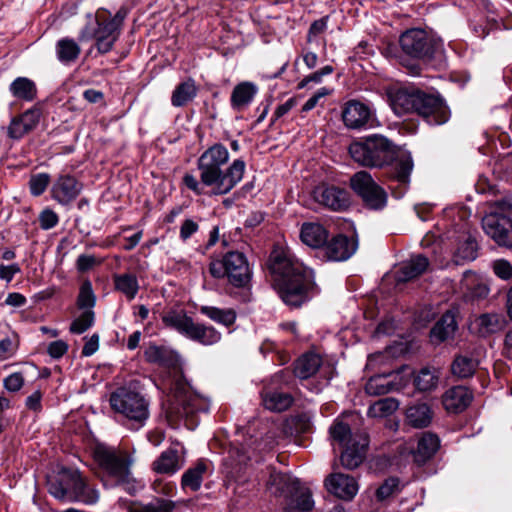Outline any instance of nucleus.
I'll return each instance as SVG.
<instances>
[{"label":"nucleus","instance_id":"23","mask_svg":"<svg viewBox=\"0 0 512 512\" xmlns=\"http://www.w3.org/2000/svg\"><path fill=\"white\" fill-rule=\"evenodd\" d=\"M429 260L423 255H416L404 262L396 272V280L398 282H406L412 280L428 268Z\"/></svg>","mask_w":512,"mask_h":512},{"label":"nucleus","instance_id":"54","mask_svg":"<svg viewBox=\"0 0 512 512\" xmlns=\"http://www.w3.org/2000/svg\"><path fill=\"white\" fill-rule=\"evenodd\" d=\"M59 217L51 209L43 210L39 215V223L42 229L48 230L58 224Z\"/></svg>","mask_w":512,"mask_h":512},{"label":"nucleus","instance_id":"50","mask_svg":"<svg viewBox=\"0 0 512 512\" xmlns=\"http://www.w3.org/2000/svg\"><path fill=\"white\" fill-rule=\"evenodd\" d=\"M50 183V176L47 173H38L30 177L29 189L33 196L42 195Z\"/></svg>","mask_w":512,"mask_h":512},{"label":"nucleus","instance_id":"35","mask_svg":"<svg viewBox=\"0 0 512 512\" xmlns=\"http://www.w3.org/2000/svg\"><path fill=\"white\" fill-rule=\"evenodd\" d=\"M262 399L264 407L275 412L284 411L292 404V397L288 393L278 391L264 392Z\"/></svg>","mask_w":512,"mask_h":512},{"label":"nucleus","instance_id":"31","mask_svg":"<svg viewBox=\"0 0 512 512\" xmlns=\"http://www.w3.org/2000/svg\"><path fill=\"white\" fill-rule=\"evenodd\" d=\"M197 95V86L191 78L180 83L174 89L171 96V104L174 107H182L193 100Z\"/></svg>","mask_w":512,"mask_h":512},{"label":"nucleus","instance_id":"8","mask_svg":"<svg viewBox=\"0 0 512 512\" xmlns=\"http://www.w3.org/2000/svg\"><path fill=\"white\" fill-rule=\"evenodd\" d=\"M209 271L215 278L227 277L236 286H244L250 278V270L245 255L238 251L228 252L222 259L210 263Z\"/></svg>","mask_w":512,"mask_h":512},{"label":"nucleus","instance_id":"6","mask_svg":"<svg viewBox=\"0 0 512 512\" xmlns=\"http://www.w3.org/2000/svg\"><path fill=\"white\" fill-rule=\"evenodd\" d=\"M349 153L357 163L368 167H382L395 157V146L384 136L373 135L349 146Z\"/></svg>","mask_w":512,"mask_h":512},{"label":"nucleus","instance_id":"4","mask_svg":"<svg viewBox=\"0 0 512 512\" xmlns=\"http://www.w3.org/2000/svg\"><path fill=\"white\" fill-rule=\"evenodd\" d=\"M329 432L333 444H338L343 448L340 456L342 466L350 470L357 468L366 455L369 444L367 434L364 432L352 433L348 424L341 420H336Z\"/></svg>","mask_w":512,"mask_h":512},{"label":"nucleus","instance_id":"9","mask_svg":"<svg viewBox=\"0 0 512 512\" xmlns=\"http://www.w3.org/2000/svg\"><path fill=\"white\" fill-rule=\"evenodd\" d=\"M209 400L184 382H177L173 388V396L168 408L170 415L177 417L193 416L197 412H207Z\"/></svg>","mask_w":512,"mask_h":512},{"label":"nucleus","instance_id":"22","mask_svg":"<svg viewBox=\"0 0 512 512\" xmlns=\"http://www.w3.org/2000/svg\"><path fill=\"white\" fill-rule=\"evenodd\" d=\"M149 417V404L138 392H130V430L142 428Z\"/></svg>","mask_w":512,"mask_h":512},{"label":"nucleus","instance_id":"44","mask_svg":"<svg viewBox=\"0 0 512 512\" xmlns=\"http://www.w3.org/2000/svg\"><path fill=\"white\" fill-rule=\"evenodd\" d=\"M399 403L395 398L387 397L374 402L368 409V415L373 418H383L398 409Z\"/></svg>","mask_w":512,"mask_h":512},{"label":"nucleus","instance_id":"27","mask_svg":"<svg viewBox=\"0 0 512 512\" xmlns=\"http://www.w3.org/2000/svg\"><path fill=\"white\" fill-rule=\"evenodd\" d=\"M440 441L438 437L431 433L423 434L417 444L416 450L413 451L414 461L423 464L429 460L438 450Z\"/></svg>","mask_w":512,"mask_h":512},{"label":"nucleus","instance_id":"21","mask_svg":"<svg viewBox=\"0 0 512 512\" xmlns=\"http://www.w3.org/2000/svg\"><path fill=\"white\" fill-rule=\"evenodd\" d=\"M41 116L38 108H31L24 112L21 116L12 119L8 127V135L12 139H20L26 133L36 127Z\"/></svg>","mask_w":512,"mask_h":512},{"label":"nucleus","instance_id":"53","mask_svg":"<svg viewBox=\"0 0 512 512\" xmlns=\"http://www.w3.org/2000/svg\"><path fill=\"white\" fill-rule=\"evenodd\" d=\"M24 385V377L20 372H15L3 380V386L10 392L19 391Z\"/></svg>","mask_w":512,"mask_h":512},{"label":"nucleus","instance_id":"15","mask_svg":"<svg viewBox=\"0 0 512 512\" xmlns=\"http://www.w3.org/2000/svg\"><path fill=\"white\" fill-rule=\"evenodd\" d=\"M82 184L68 174L59 175L51 187V197L61 205L74 201L82 191Z\"/></svg>","mask_w":512,"mask_h":512},{"label":"nucleus","instance_id":"17","mask_svg":"<svg viewBox=\"0 0 512 512\" xmlns=\"http://www.w3.org/2000/svg\"><path fill=\"white\" fill-rule=\"evenodd\" d=\"M313 195L318 203L335 211L344 210L350 204L349 193L335 186H318Z\"/></svg>","mask_w":512,"mask_h":512},{"label":"nucleus","instance_id":"51","mask_svg":"<svg viewBox=\"0 0 512 512\" xmlns=\"http://www.w3.org/2000/svg\"><path fill=\"white\" fill-rule=\"evenodd\" d=\"M173 505L167 500H158L156 504L139 507L130 503V512H170Z\"/></svg>","mask_w":512,"mask_h":512},{"label":"nucleus","instance_id":"10","mask_svg":"<svg viewBox=\"0 0 512 512\" xmlns=\"http://www.w3.org/2000/svg\"><path fill=\"white\" fill-rule=\"evenodd\" d=\"M399 43L402 51L412 58L431 57L441 47L439 38L420 28H412L401 34Z\"/></svg>","mask_w":512,"mask_h":512},{"label":"nucleus","instance_id":"63","mask_svg":"<svg viewBox=\"0 0 512 512\" xmlns=\"http://www.w3.org/2000/svg\"><path fill=\"white\" fill-rule=\"evenodd\" d=\"M97 264V259L93 255L82 254L77 258L76 267L78 271L85 272Z\"/></svg>","mask_w":512,"mask_h":512},{"label":"nucleus","instance_id":"5","mask_svg":"<svg viewBox=\"0 0 512 512\" xmlns=\"http://www.w3.org/2000/svg\"><path fill=\"white\" fill-rule=\"evenodd\" d=\"M93 458L102 471L104 484L127 489L128 459L125 452L104 444H96Z\"/></svg>","mask_w":512,"mask_h":512},{"label":"nucleus","instance_id":"55","mask_svg":"<svg viewBox=\"0 0 512 512\" xmlns=\"http://www.w3.org/2000/svg\"><path fill=\"white\" fill-rule=\"evenodd\" d=\"M183 182L186 187L193 191L196 195H202L204 193L205 187H208L203 181H200L192 174H185L183 177Z\"/></svg>","mask_w":512,"mask_h":512},{"label":"nucleus","instance_id":"26","mask_svg":"<svg viewBox=\"0 0 512 512\" xmlns=\"http://www.w3.org/2000/svg\"><path fill=\"white\" fill-rule=\"evenodd\" d=\"M328 233L319 223H304L300 230L301 241L309 247L319 248L327 242Z\"/></svg>","mask_w":512,"mask_h":512},{"label":"nucleus","instance_id":"29","mask_svg":"<svg viewBox=\"0 0 512 512\" xmlns=\"http://www.w3.org/2000/svg\"><path fill=\"white\" fill-rule=\"evenodd\" d=\"M321 364L322 359L318 354L307 353L296 361L294 373L300 379H307L319 370Z\"/></svg>","mask_w":512,"mask_h":512},{"label":"nucleus","instance_id":"57","mask_svg":"<svg viewBox=\"0 0 512 512\" xmlns=\"http://www.w3.org/2000/svg\"><path fill=\"white\" fill-rule=\"evenodd\" d=\"M68 350V344L63 340H56L48 345L47 352L54 358H61Z\"/></svg>","mask_w":512,"mask_h":512},{"label":"nucleus","instance_id":"11","mask_svg":"<svg viewBox=\"0 0 512 512\" xmlns=\"http://www.w3.org/2000/svg\"><path fill=\"white\" fill-rule=\"evenodd\" d=\"M350 185L368 208L380 210L386 206L387 193L368 172L355 173L350 179Z\"/></svg>","mask_w":512,"mask_h":512},{"label":"nucleus","instance_id":"39","mask_svg":"<svg viewBox=\"0 0 512 512\" xmlns=\"http://www.w3.org/2000/svg\"><path fill=\"white\" fill-rule=\"evenodd\" d=\"M477 366L478 361L472 356L459 355L454 359L451 370L458 378H468L474 374Z\"/></svg>","mask_w":512,"mask_h":512},{"label":"nucleus","instance_id":"62","mask_svg":"<svg viewBox=\"0 0 512 512\" xmlns=\"http://www.w3.org/2000/svg\"><path fill=\"white\" fill-rule=\"evenodd\" d=\"M199 229V225L193 219H186L180 227V238L184 241L189 239Z\"/></svg>","mask_w":512,"mask_h":512},{"label":"nucleus","instance_id":"64","mask_svg":"<svg viewBox=\"0 0 512 512\" xmlns=\"http://www.w3.org/2000/svg\"><path fill=\"white\" fill-rule=\"evenodd\" d=\"M16 345L9 338L0 340V360H5L14 355L16 351Z\"/></svg>","mask_w":512,"mask_h":512},{"label":"nucleus","instance_id":"52","mask_svg":"<svg viewBox=\"0 0 512 512\" xmlns=\"http://www.w3.org/2000/svg\"><path fill=\"white\" fill-rule=\"evenodd\" d=\"M494 273L503 280L512 279V264L505 259H498L493 262Z\"/></svg>","mask_w":512,"mask_h":512},{"label":"nucleus","instance_id":"28","mask_svg":"<svg viewBox=\"0 0 512 512\" xmlns=\"http://www.w3.org/2000/svg\"><path fill=\"white\" fill-rule=\"evenodd\" d=\"M457 329L455 315L451 311H447L442 315L430 332L433 342H443L452 337Z\"/></svg>","mask_w":512,"mask_h":512},{"label":"nucleus","instance_id":"48","mask_svg":"<svg viewBox=\"0 0 512 512\" xmlns=\"http://www.w3.org/2000/svg\"><path fill=\"white\" fill-rule=\"evenodd\" d=\"M94 323V312L85 310L70 325V332L82 334L88 330Z\"/></svg>","mask_w":512,"mask_h":512},{"label":"nucleus","instance_id":"61","mask_svg":"<svg viewBox=\"0 0 512 512\" xmlns=\"http://www.w3.org/2000/svg\"><path fill=\"white\" fill-rule=\"evenodd\" d=\"M20 272L21 268L17 263L10 265L0 264V279L7 283L11 282L13 277Z\"/></svg>","mask_w":512,"mask_h":512},{"label":"nucleus","instance_id":"43","mask_svg":"<svg viewBox=\"0 0 512 512\" xmlns=\"http://www.w3.org/2000/svg\"><path fill=\"white\" fill-rule=\"evenodd\" d=\"M388 374H380L372 376L365 385V391L371 396H380L392 392Z\"/></svg>","mask_w":512,"mask_h":512},{"label":"nucleus","instance_id":"25","mask_svg":"<svg viewBox=\"0 0 512 512\" xmlns=\"http://www.w3.org/2000/svg\"><path fill=\"white\" fill-rule=\"evenodd\" d=\"M505 324L504 318L496 313H485L471 322V329L480 335H488L500 331Z\"/></svg>","mask_w":512,"mask_h":512},{"label":"nucleus","instance_id":"41","mask_svg":"<svg viewBox=\"0 0 512 512\" xmlns=\"http://www.w3.org/2000/svg\"><path fill=\"white\" fill-rule=\"evenodd\" d=\"M412 169L413 161L411 155L406 152L400 153L394 164V178L400 184L407 185Z\"/></svg>","mask_w":512,"mask_h":512},{"label":"nucleus","instance_id":"13","mask_svg":"<svg viewBox=\"0 0 512 512\" xmlns=\"http://www.w3.org/2000/svg\"><path fill=\"white\" fill-rule=\"evenodd\" d=\"M485 233L498 245L512 247V220L489 213L482 220Z\"/></svg>","mask_w":512,"mask_h":512},{"label":"nucleus","instance_id":"47","mask_svg":"<svg viewBox=\"0 0 512 512\" xmlns=\"http://www.w3.org/2000/svg\"><path fill=\"white\" fill-rule=\"evenodd\" d=\"M96 302V297L90 281L82 283L77 299V305L80 309L92 310Z\"/></svg>","mask_w":512,"mask_h":512},{"label":"nucleus","instance_id":"56","mask_svg":"<svg viewBox=\"0 0 512 512\" xmlns=\"http://www.w3.org/2000/svg\"><path fill=\"white\" fill-rule=\"evenodd\" d=\"M330 93H331L330 89H328L326 87L320 88L313 96H311L305 102V104L302 107V111L308 112V111L314 109L317 106V104L319 103L320 99L324 98L325 96L329 95Z\"/></svg>","mask_w":512,"mask_h":512},{"label":"nucleus","instance_id":"1","mask_svg":"<svg viewBox=\"0 0 512 512\" xmlns=\"http://www.w3.org/2000/svg\"><path fill=\"white\" fill-rule=\"evenodd\" d=\"M269 268L274 278V286L287 305L298 307L307 300L311 270L284 251H274L271 254Z\"/></svg>","mask_w":512,"mask_h":512},{"label":"nucleus","instance_id":"33","mask_svg":"<svg viewBox=\"0 0 512 512\" xmlns=\"http://www.w3.org/2000/svg\"><path fill=\"white\" fill-rule=\"evenodd\" d=\"M408 423L415 428L428 426L432 420V411L427 404H417L407 409Z\"/></svg>","mask_w":512,"mask_h":512},{"label":"nucleus","instance_id":"49","mask_svg":"<svg viewBox=\"0 0 512 512\" xmlns=\"http://www.w3.org/2000/svg\"><path fill=\"white\" fill-rule=\"evenodd\" d=\"M110 404L115 412L126 414L128 411V389L120 387L110 396Z\"/></svg>","mask_w":512,"mask_h":512},{"label":"nucleus","instance_id":"59","mask_svg":"<svg viewBox=\"0 0 512 512\" xmlns=\"http://www.w3.org/2000/svg\"><path fill=\"white\" fill-rule=\"evenodd\" d=\"M398 480L390 478L377 489V497L381 500L388 498L397 489Z\"/></svg>","mask_w":512,"mask_h":512},{"label":"nucleus","instance_id":"40","mask_svg":"<svg viewBox=\"0 0 512 512\" xmlns=\"http://www.w3.org/2000/svg\"><path fill=\"white\" fill-rule=\"evenodd\" d=\"M72 491L75 495H71V501H82L88 504L95 503L98 499V495L91 491L86 493V484L78 472L72 473Z\"/></svg>","mask_w":512,"mask_h":512},{"label":"nucleus","instance_id":"38","mask_svg":"<svg viewBox=\"0 0 512 512\" xmlns=\"http://www.w3.org/2000/svg\"><path fill=\"white\" fill-rule=\"evenodd\" d=\"M207 470V464L203 461H199L194 467L189 468L182 475V487L184 489H190L191 491H197L202 484L203 475Z\"/></svg>","mask_w":512,"mask_h":512},{"label":"nucleus","instance_id":"19","mask_svg":"<svg viewBox=\"0 0 512 512\" xmlns=\"http://www.w3.org/2000/svg\"><path fill=\"white\" fill-rule=\"evenodd\" d=\"M473 399L472 393L464 386L448 389L442 396L444 408L450 413H460L465 410Z\"/></svg>","mask_w":512,"mask_h":512},{"label":"nucleus","instance_id":"42","mask_svg":"<svg viewBox=\"0 0 512 512\" xmlns=\"http://www.w3.org/2000/svg\"><path fill=\"white\" fill-rule=\"evenodd\" d=\"M461 286L466 290V297L470 299L484 298L489 294L487 285L477 282L475 275L472 273L464 274Z\"/></svg>","mask_w":512,"mask_h":512},{"label":"nucleus","instance_id":"32","mask_svg":"<svg viewBox=\"0 0 512 512\" xmlns=\"http://www.w3.org/2000/svg\"><path fill=\"white\" fill-rule=\"evenodd\" d=\"M56 55L63 64H70L77 60L81 49L78 43L70 38H62L56 43Z\"/></svg>","mask_w":512,"mask_h":512},{"label":"nucleus","instance_id":"7","mask_svg":"<svg viewBox=\"0 0 512 512\" xmlns=\"http://www.w3.org/2000/svg\"><path fill=\"white\" fill-rule=\"evenodd\" d=\"M162 320L165 326L204 346L215 345L222 337L216 328L194 322L184 311H169L163 315Z\"/></svg>","mask_w":512,"mask_h":512},{"label":"nucleus","instance_id":"3","mask_svg":"<svg viewBox=\"0 0 512 512\" xmlns=\"http://www.w3.org/2000/svg\"><path fill=\"white\" fill-rule=\"evenodd\" d=\"M389 104L397 116L417 113L430 125L448 121L450 113L441 99L415 88H394L388 91Z\"/></svg>","mask_w":512,"mask_h":512},{"label":"nucleus","instance_id":"2","mask_svg":"<svg viewBox=\"0 0 512 512\" xmlns=\"http://www.w3.org/2000/svg\"><path fill=\"white\" fill-rule=\"evenodd\" d=\"M229 160V151L222 144H214L198 158L197 167L204 184L213 188L215 195L229 193L243 178L246 164L241 159L234 160L231 165L222 167Z\"/></svg>","mask_w":512,"mask_h":512},{"label":"nucleus","instance_id":"30","mask_svg":"<svg viewBox=\"0 0 512 512\" xmlns=\"http://www.w3.org/2000/svg\"><path fill=\"white\" fill-rule=\"evenodd\" d=\"M11 94L19 100L30 102L37 96L36 84L27 77L16 78L9 86Z\"/></svg>","mask_w":512,"mask_h":512},{"label":"nucleus","instance_id":"60","mask_svg":"<svg viewBox=\"0 0 512 512\" xmlns=\"http://www.w3.org/2000/svg\"><path fill=\"white\" fill-rule=\"evenodd\" d=\"M491 213H497L500 217H508V219L512 220V199L496 202Z\"/></svg>","mask_w":512,"mask_h":512},{"label":"nucleus","instance_id":"46","mask_svg":"<svg viewBox=\"0 0 512 512\" xmlns=\"http://www.w3.org/2000/svg\"><path fill=\"white\" fill-rule=\"evenodd\" d=\"M388 375L392 382V385H390L391 390L395 392L400 391L410 383L413 371L410 367L403 366L401 369L391 372Z\"/></svg>","mask_w":512,"mask_h":512},{"label":"nucleus","instance_id":"36","mask_svg":"<svg viewBox=\"0 0 512 512\" xmlns=\"http://www.w3.org/2000/svg\"><path fill=\"white\" fill-rule=\"evenodd\" d=\"M440 371L436 368L424 367L414 377L415 387L419 391H431L438 386Z\"/></svg>","mask_w":512,"mask_h":512},{"label":"nucleus","instance_id":"14","mask_svg":"<svg viewBox=\"0 0 512 512\" xmlns=\"http://www.w3.org/2000/svg\"><path fill=\"white\" fill-rule=\"evenodd\" d=\"M98 28L94 33L86 27L80 34L81 41H87L95 38L96 47L100 53H107L111 50L113 43L118 37V24L116 21L111 20L104 23L97 21Z\"/></svg>","mask_w":512,"mask_h":512},{"label":"nucleus","instance_id":"24","mask_svg":"<svg viewBox=\"0 0 512 512\" xmlns=\"http://www.w3.org/2000/svg\"><path fill=\"white\" fill-rule=\"evenodd\" d=\"M258 92V87L252 82H241L236 85L231 94V106L241 111L248 107Z\"/></svg>","mask_w":512,"mask_h":512},{"label":"nucleus","instance_id":"58","mask_svg":"<svg viewBox=\"0 0 512 512\" xmlns=\"http://www.w3.org/2000/svg\"><path fill=\"white\" fill-rule=\"evenodd\" d=\"M64 482L61 481V478H57L49 483V493L59 500H65L67 498V488H64Z\"/></svg>","mask_w":512,"mask_h":512},{"label":"nucleus","instance_id":"37","mask_svg":"<svg viewBox=\"0 0 512 512\" xmlns=\"http://www.w3.org/2000/svg\"><path fill=\"white\" fill-rule=\"evenodd\" d=\"M200 312L212 321L227 327L233 325L236 321V312L231 308L220 309L218 307L204 305L200 307Z\"/></svg>","mask_w":512,"mask_h":512},{"label":"nucleus","instance_id":"20","mask_svg":"<svg viewBox=\"0 0 512 512\" xmlns=\"http://www.w3.org/2000/svg\"><path fill=\"white\" fill-rule=\"evenodd\" d=\"M357 249V243L344 235L333 237L325 247L328 259L332 261H345L350 258Z\"/></svg>","mask_w":512,"mask_h":512},{"label":"nucleus","instance_id":"12","mask_svg":"<svg viewBox=\"0 0 512 512\" xmlns=\"http://www.w3.org/2000/svg\"><path fill=\"white\" fill-rule=\"evenodd\" d=\"M342 120L348 129H365L373 127L375 117L370 106L357 100H351L343 107Z\"/></svg>","mask_w":512,"mask_h":512},{"label":"nucleus","instance_id":"16","mask_svg":"<svg viewBox=\"0 0 512 512\" xmlns=\"http://www.w3.org/2000/svg\"><path fill=\"white\" fill-rule=\"evenodd\" d=\"M327 491L342 500H352L359 490L356 479L343 473H333L324 481Z\"/></svg>","mask_w":512,"mask_h":512},{"label":"nucleus","instance_id":"18","mask_svg":"<svg viewBox=\"0 0 512 512\" xmlns=\"http://www.w3.org/2000/svg\"><path fill=\"white\" fill-rule=\"evenodd\" d=\"M266 487L275 496L289 498L297 493L300 482L289 474L272 470Z\"/></svg>","mask_w":512,"mask_h":512},{"label":"nucleus","instance_id":"34","mask_svg":"<svg viewBox=\"0 0 512 512\" xmlns=\"http://www.w3.org/2000/svg\"><path fill=\"white\" fill-rule=\"evenodd\" d=\"M179 469L178 454L173 449L162 452L153 463V470L161 474H174Z\"/></svg>","mask_w":512,"mask_h":512},{"label":"nucleus","instance_id":"45","mask_svg":"<svg viewBox=\"0 0 512 512\" xmlns=\"http://www.w3.org/2000/svg\"><path fill=\"white\" fill-rule=\"evenodd\" d=\"M476 242L470 238L465 240L456 250L453 261L456 265L465 261H472L476 258Z\"/></svg>","mask_w":512,"mask_h":512}]
</instances>
